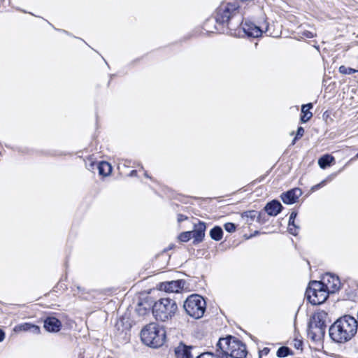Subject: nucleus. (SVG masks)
Masks as SVG:
<instances>
[{
	"label": "nucleus",
	"instance_id": "10",
	"mask_svg": "<svg viewBox=\"0 0 358 358\" xmlns=\"http://www.w3.org/2000/svg\"><path fill=\"white\" fill-rule=\"evenodd\" d=\"M321 282L324 285L325 289L329 293H335L341 288V281L338 276L327 273L323 277Z\"/></svg>",
	"mask_w": 358,
	"mask_h": 358
},
{
	"label": "nucleus",
	"instance_id": "25",
	"mask_svg": "<svg viewBox=\"0 0 358 358\" xmlns=\"http://www.w3.org/2000/svg\"><path fill=\"white\" fill-rule=\"evenodd\" d=\"M192 232L191 231H185L180 234L178 239L181 242H187L192 237Z\"/></svg>",
	"mask_w": 358,
	"mask_h": 358
},
{
	"label": "nucleus",
	"instance_id": "19",
	"mask_svg": "<svg viewBox=\"0 0 358 358\" xmlns=\"http://www.w3.org/2000/svg\"><path fill=\"white\" fill-rule=\"evenodd\" d=\"M313 107V103H309L305 105H303L301 107V113L303 115L301 117V121L303 123L308 122L313 116L311 112H310V109Z\"/></svg>",
	"mask_w": 358,
	"mask_h": 358
},
{
	"label": "nucleus",
	"instance_id": "35",
	"mask_svg": "<svg viewBox=\"0 0 358 358\" xmlns=\"http://www.w3.org/2000/svg\"><path fill=\"white\" fill-rule=\"evenodd\" d=\"M5 338V333L3 330L0 329V342H2Z\"/></svg>",
	"mask_w": 358,
	"mask_h": 358
},
{
	"label": "nucleus",
	"instance_id": "28",
	"mask_svg": "<svg viewBox=\"0 0 358 358\" xmlns=\"http://www.w3.org/2000/svg\"><path fill=\"white\" fill-rule=\"evenodd\" d=\"M224 229L228 232H234L236 230V226L232 222H227L224 226Z\"/></svg>",
	"mask_w": 358,
	"mask_h": 358
},
{
	"label": "nucleus",
	"instance_id": "2",
	"mask_svg": "<svg viewBox=\"0 0 358 358\" xmlns=\"http://www.w3.org/2000/svg\"><path fill=\"white\" fill-rule=\"evenodd\" d=\"M217 352L222 358H245L248 354L246 346L240 341L231 336L220 338L217 343Z\"/></svg>",
	"mask_w": 358,
	"mask_h": 358
},
{
	"label": "nucleus",
	"instance_id": "5",
	"mask_svg": "<svg viewBox=\"0 0 358 358\" xmlns=\"http://www.w3.org/2000/svg\"><path fill=\"white\" fill-rule=\"evenodd\" d=\"M327 313L324 310L315 312L312 316L309 324L308 334L314 341L324 338L326 331Z\"/></svg>",
	"mask_w": 358,
	"mask_h": 358
},
{
	"label": "nucleus",
	"instance_id": "14",
	"mask_svg": "<svg viewBox=\"0 0 358 358\" xmlns=\"http://www.w3.org/2000/svg\"><path fill=\"white\" fill-rule=\"evenodd\" d=\"M45 329L48 332L56 333L62 328V322L55 317H48L44 320Z\"/></svg>",
	"mask_w": 358,
	"mask_h": 358
},
{
	"label": "nucleus",
	"instance_id": "11",
	"mask_svg": "<svg viewBox=\"0 0 358 358\" xmlns=\"http://www.w3.org/2000/svg\"><path fill=\"white\" fill-rule=\"evenodd\" d=\"M185 281L182 280L162 282L158 285V289L166 292H179L184 287Z\"/></svg>",
	"mask_w": 358,
	"mask_h": 358
},
{
	"label": "nucleus",
	"instance_id": "38",
	"mask_svg": "<svg viewBox=\"0 0 358 358\" xmlns=\"http://www.w3.org/2000/svg\"><path fill=\"white\" fill-rule=\"evenodd\" d=\"M306 36L308 37V38H311L313 37V35L310 32H308L307 34H306Z\"/></svg>",
	"mask_w": 358,
	"mask_h": 358
},
{
	"label": "nucleus",
	"instance_id": "29",
	"mask_svg": "<svg viewBox=\"0 0 358 358\" xmlns=\"http://www.w3.org/2000/svg\"><path fill=\"white\" fill-rule=\"evenodd\" d=\"M293 345L296 349L301 350L303 346V341L300 339L295 338L293 341Z\"/></svg>",
	"mask_w": 358,
	"mask_h": 358
},
{
	"label": "nucleus",
	"instance_id": "15",
	"mask_svg": "<svg viewBox=\"0 0 358 358\" xmlns=\"http://www.w3.org/2000/svg\"><path fill=\"white\" fill-rule=\"evenodd\" d=\"M265 216V213L257 212L256 210H249L244 212L242 214V218L245 220V222L248 224H251L252 222L257 218V221L259 223H264V220H262V218Z\"/></svg>",
	"mask_w": 358,
	"mask_h": 358
},
{
	"label": "nucleus",
	"instance_id": "26",
	"mask_svg": "<svg viewBox=\"0 0 358 358\" xmlns=\"http://www.w3.org/2000/svg\"><path fill=\"white\" fill-rule=\"evenodd\" d=\"M339 72L342 74H352L354 73H356V72H358V70H356L355 69H352V68H350V67H346L345 66H341L339 67Z\"/></svg>",
	"mask_w": 358,
	"mask_h": 358
},
{
	"label": "nucleus",
	"instance_id": "27",
	"mask_svg": "<svg viewBox=\"0 0 358 358\" xmlns=\"http://www.w3.org/2000/svg\"><path fill=\"white\" fill-rule=\"evenodd\" d=\"M196 358H222V355H221L220 352H219V353L216 355H215L214 354H213L211 352H205V353L200 355Z\"/></svg>",
	"mask_w": 358,
	"mask_h": 358
},
{
	"label": "nucleus",
	"instance_id": "13",
	"mask_svg": "<svg viewBox=\"0 0 358 358\" xmlns=\"http://www.w3.org/2000/svg\"><path fill=\"white\" fill-rule=\"evenodd\" d=\"M206 226L205 222L199 221L198 223L194 224V229L192 232V238H194V243H199L203 241L205 236Z\"/></svg>",
	"mask_w": 358,
	"mask_h": 358
},
{
	"label": "nucleus",
	"instance_id": "40",
	"mask_svg": "<svg viewBox=\"0 0 358 358\" xmlns=\"http://www.w3.org/2000/svg\"><path fill=\"white\" fill-rule=\"evenodd\" d=\"M298 138H296V137L294 138V140L292 141V144L294 145L296 142V141L297 140Z\"/></svg>",
	"mask_w": 358,
	"mask_h": 358
},
{
	"label": "nucleus",
	"instance_id": "30",
	"mask_svg": "<svg viewBox=\"0 0 358 358\" xmlns=\"http://www.w3.org/2000/svg\"><path fill=\"white\" fill-rule=\"evenodd\" d=\"M95 166H96V163L92 161L90 159L86 162V167L89 171H93Z\"/></svg>",
	"mask_w": 358,
	"mask_h": 358
},
{
	"label": "nucleus",
	"instance_id": "21",
	"mask_svg": "<svg viewBox=\"0 0 358 358\" xmlns=\"http://www.w3.org/2000/svg\"><path fill=\"white\" fill-rule=\"evenodd\" d=\"M334 161V158L332 156L329 155H325L319 159L318 164L320 168L325 169L328 166H330Z\"/></svg>",
	"mask_w": 358,
	"mask_h": 358
},
{
	"label": "nucleus",
	"instance_id": "12",
	"mask_svg": "<svg viewBox=\"0 0 358 358\" xmlns=\"http://www.w3.org/2000/svg\"><path fill=\"white\" fill-rule=\"evenodd\" d=\"M301 194L302 191L299 188H294L282 193L280 198L285 204H293L297 201Z\"/></svg>",
	"mask_w": 358,
	"mask_h": 358
},
{
	"label": "nucleus",
	"instance_id": "6",
	"mask_svg": "<svg viewBox=\"0 0 358 358\" xmlns=\"http://www.w3.org/2000/svg\"><path fill=\"white\" fill-rule=\"evenodd\" d=\"M178 306L176 301L169 298H163L156 301L152 306V313L156 320L166 321L176 313Z\"/></svg>",
	"mask_w": 358,
	"mask_h": 358
},
{
	"label": "nucleus",
	"instance_id": "20",
	"mask_svg": "<svg viewBox=\"0 0 358 358\" xmlns=\"http://www.w3.org/2000/svg\"><path fill=\"white\" fill-rule=\"evenodd\" d=\"M97 168L99 170V175L103 176H108L112 170L110 164L106 162H100L97 164Z\"/></svg>",
	"mask_w": 358,
	"mask_h": 358
},
{
	"label": "nucleus",
	"instance_id": "42",
	"mask_svg": "<svg viewBox=\"0 0 358 358\" xmlns=\"http://www.w3.org/2000/svg\"><path fill=\"white\" fill-rule=\"evenodd\" d=\"M357 157H358V153H357Z\"/></svg>",
	"mask_w": 358,
	"mask_h": 358
},
{
	"label": "nucleus",
	"instance_id": "43",
	"mask_svg": "<svg viewBox=\"0 0 358 358\" xmlns=\"http://www.w3.org/2000/svg\"><path fill=\"white\" fill-rule=\"evenodd\" d=\"M80 358H84L83 357H80Z\"/></svg>",
	"mask_w": 358,
	"mask_h": 358
},
{
	"label": "nucleus",
	"instance_id": "3",
	"mask_svg": "<svg viewBox=\"0 0 358 358\" xmlns=\"http://www.w3.org/2000/svg\"><path fill=\"white\" fill-rule=\"evenodd\" d=\"M141 340L145 345L156 348L162 346L166 338V332L157 324L150 323L141 332Z\"/></svg>",
	"mask_w": 358,
	"mask_h": 358
},
{
	"label": "nucleus",
	"instance_id": "32",
	"mask_svg": "<svg viewBox=\"0 0 358 358\" xmlns=\"http://www.w3.org/2000/svg\"><path fill=\"white\" fill-rule=\"evenodd\" d=\"M325 184V180H323L320 183L317 184V185H315V186H313L312 187V189L313 190H316V189H318L319 188H320L321 187L324 186Z\"/></svg>",
	"mask_w": 358,
	"mask_h": 358
},
{
	"label": "nucleus",
	"instance_id": "39",
	"mask_svg": "<svg viewBox=\"0 0 358 358\" xmlns=\"http://www.w3.org/2000/svg\"><path fill=\"white\" fill-rule=\"evenodd\" d=\"M210 22H211V20H208L206 22L205 26H206V27H208V24H209Z\"/></svg>",
	"mask_w": 358,
	"mask_h": 358
},
{
	"label": "nucleus",
	"instance_id": "33",
	"mask_svg": "<svg viewBox=\"0 0 358 358\" xmlns=\"http://www.w3.org/2000/svg\"><path fill=\"white\" fill-rule=\"evenodd\" d=\"M187 219V217L184 215L179 214L178 215V222H182V221H184V220H185Z\"/></svg>",
	"mask_w": 358,
	"mask_h": 358
},
{
	"label": "nucleus",
	"instance_id": "17",
	"mask_svg": "<svg viewBox=\"0 0 358 358\" xmlns=\"http://www.w3.org/2000/svg\"><path fill=\"white\" fill-rule=\"evenodd\" d=\"M192 347L187 346L183 343L180 345L175 349V355L176 358H193L191 353Z\"/></svg>",
	"mask_w": 358,
	"mask_h": 358
},
{
	"label": "nucleus",
	"instance_id": "18",
	"mask_svg": "<svg viewBox=\"0 0 358 358\" xmlns=\"http://www.w3.org/2000/svg\"><path fill=\"white\" fill-rule=\"evenodd\" d=\"M13 330L15 332L30 331L35 334H38L41 331L40 327L38 326L30 323L18 324L14 327Z\"/></svg>",
	"mask_w": 358,
	"mask_h": 358
},
{
	"label": "nucleus",
	"instance_id": "8",
	"mask_svg": "<svg viewBox=\"0 0 358 358\" xmlns=\"http://www.w3.org/2000/svg\"><path fill=\"white\" fill-rule=\"evenodd\" d=\"M329 294L321 281L310 282L306 291V298L313 305L322 304L327 300Z\"/></svg>",
	"mask_w": 358,
	"mask_h": 358
},
{
	"label": "nucleus",
	"instance_id": "34",
	"mask_svg": "<svg viewBox=\"0 0 358 358\" xmlns=\"http://www.w3.org/2000/svg\"><path fill=\"white\" fill-rule=\"evenodd\" d=\"M296 216H297V213L295 211H292L289 215V220H295Z\"/></svg>",
	"mask_w": 358,
	"mask_h": 358
},
{
	"label": "nucleus",
	"instance_id": "24",
	"mask_svg": "<svg viewBox=\"0 0 358 358\" xmlns=\"http://www.w3.org/2000/svg\"><path fill=\"white\" fill-rule=\"evenodd\" d=\"M289 355H292V352L288 347L286 346L279 348L276 352L277 357L280 358L286 357Z\"/></svg>",
	"mask_w": 358,
	"mask_h": 358
},
{
	"label": "nucleus",
	"instance_id": "4",
	"mask_svg": "<svg viewBox=\"0 0 358 358\" xmlns=\"http://www.w3.org/2000/svg\"><path fill=\"white\" fill-rule=\"evenodd\" d=\"M239 5L236 1L222 3L216 9L215 20L219 26L227 25L231 29L230 20L239 13Z\"/></svg>",
	"mask_w": 358,
	"mask_h": 358
},
{
	"label": "nucleus",
	"instance_id": "22",
	"mask_svg": "<svg viewBox=\"0 0 358 358\" xmlns=\"http://www.w3.org/2000/svg\"><path fill=\"white\" fill-rule=\"evenodd\" d=\"M223 231L220 227L215 226L210 231V236L215 241H220L222 238Z\"/></svg>",
	"mask_w": 358,
	"mask_h": 358
},
{
	"label": "nucleus",
	"instance_id": "16",
	"mask_svg": "<svg viewBox=\"0 0 358 358\" xmlns=\"http://www.w3.org/2000/svg\"><path fill=\"white\" fill-rule=\"evenodd\" d=\"M282 209L281 203L277 200H273L266 205L264 213L271 216H276L281 212Z\"/></svg>",
	"mask_w": 358,
	"mask_h": 358
},
{
	"label": "nucleus",
	"instance_id": "36",
	"mask_svg": "<svg viewBox=\"0 0 358 358\" xmlns=\"http://www.w3.org/2000/svg\"><path fill=\"white\" fill-rule=\"evenodd\" d=\"M136 173H137V171H136V170H133V171L131 172L130 176H136Z\"/></svg>",
	"mask_w": 358,
	"mask_h": 358
},
{
	"label": "nucleus",
	"instance_id": "44",
	"mask_svg": "<svg viewBox=\"0 0 358 358\" xmlns=\"http://www.w3.org/2000/svg\"><path fill=\"white\" fill-rule=\"evenodd\" d=\"M259 358H261V357H259Z\"/></svg>",
	"mask_w": 358,
	"mask_h": 358
},
{
	"label": "nucleus",
	"instance_id": "7",
	"mask_svg": "<svg viewBox=\"0 0 358 358\" xmlns=\"http://www.w3.org/2000/svg\"><path fill=\"white\" fill-rule=\"evenodd\" d=\"M206 301L198 294H192L184 302V309L187 315L195 319L201 318L206 310Z\"/></svg>",
	"mask_w": 358,
	"mask_h": 358
},
{
	"label": "nucleus",
	"instance_id": "41",
	"mask_svg": "<svg viewBox=\"0 0 358 358\" xmlns=\"http://www.w3.org/2000/svg\"><path fill=\"white\" fill-rule=\"evenodd\" d=\"M145 176L147 177V178H149V176H148L147 173L145 172Z\"/></svg>",
	"mask_w": 358,
	"mask_h": 358
},
{
	"label": "nucleus",
	"instance_id": "23",
	"mask_svg": "<svg viewBox=\"0 0 358 358\" xmlns=\"http://www.w3.org/2000/svg\"><path fill=\"white\" fill-rule=\"evenodd\" d=\"M299 227L295 224L294 220H289L288 231L293 236H296L299 233Z\"/></svg>",
	"mask_w": 358,
	"mask_h": 358
},
{
	"label": "nucleus",
	"instance_id": "1",
	"mask_svg": "<svg viewBox=\"0 0 358 358\" xmlns=\"http://www.w3.org/2000/svg\"><path fill=\"white\" fill-rule=\"evenodd\" d=\"M358 321L350 315L338 317L329 328L331 340L337 344H345L357 334Z\"/></svg>",
	"mask_w": 358,
	"mask_h": 358
},
{
	"label": "nucleus",
	"instance_id": "31",
	"mask_svg": "<svg viewBox=\"0 0 358 358\" xmlns=\"http://www.w3.org/2000/svg\"><path fill=\"white\" fill-rule=\"evenodd\" d=\"M304 134V129L302 127H299L297 129L296 138H300Z\"/></svg>",
	"mask_w": 358,
	"mask_h": 358
},
{
	"label": "nucleus",
	"instance_id": "37",
	"mask_svg": "<svg viewBox=\"0 0 358 358\" xmlns=\"http://www.w3.org/2000/svg\"><path fill=\"white\" fill-rule=\"evenodd\" d=\"M215 29L219 31L220 32H222V33H224L225 32V30L223 29H219L217 27H215Z\"/></svg>",
	"mask_w": 358,
	"mask_h": 358
},
{
	"label": "nucleus",
	"instance_id": "9",
	"mask_svg": "<svg viewBox=\"0 0 358 358\" xmlns=\"http://www.w3.org/2000/svg\"><path fill=\"white\" fill-rule=\"evenodd\" d=\"M242 29L244 34L248 37L257 38L261 36L263 33L267 36H272V33L269 31V26L266 22H264L262 25L257 26L253 22H245L241 24Z\"/></svg>",
	"mask_w": 358,
	"mask_h": 358
}]
</instances>
